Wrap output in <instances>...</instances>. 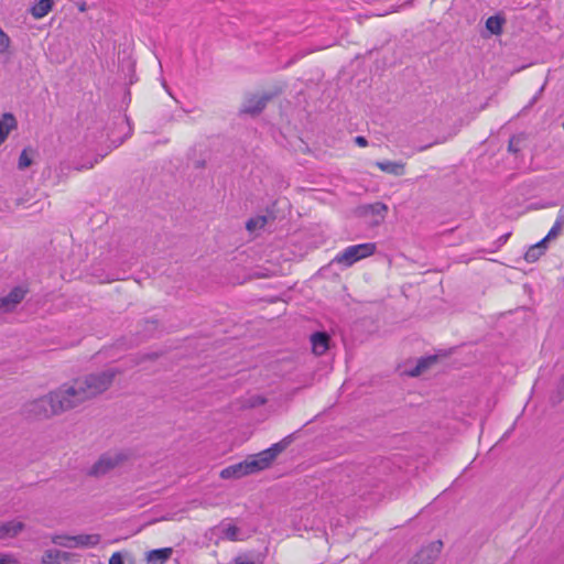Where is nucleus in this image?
Returning <instances> with one entry per match:
<instances>
[{"instance_id": "f257e3e1", "label": "nucleus", "mask_w": 564, "mask_h": 564, "mask_svg": "<svg viewBox=\"0 0 564 564\" xmlns=\"http://www.w3.org/2000/svg\"><path fill=\"white\" fill-rule=\"evenodd\" d=\"M117 375H119V370L108 368L89 373L83 379H76L70 386L66 384V393L74 402V408L108 390Z\"/></svg>"}, {"instance_id": "f03ea898", "label": "nucleus", "mask_w": 564, "mask_h": 564, "mask_svg": "<svg viewBox=\"0 0 564 564\" xmlns=\"http://www.w3.org/2000/svg\"><path fill=\"white\" fill-rule=\"evenodd\" d=\"M73 408L74 402L66 393V384H63L48 394L28 403L25 411L36 419H47Z\"/></svg>"}, {"instance_id": "7ed1b4c3", "label": "nucleus", "mask_w": 564, "mask_h": 564, "mask_svg": "<svg viewBox=\"0 0 564 564\" xmlns=\"http://www.w3.org/2000/svg\"><path fill=\"white\" fill-rule=\"evenodd\" d=\"M291 442L292 436L289 435L282 441L273 444L271 447L261 451L256 455L249 456L248 459L253 474L270 467L274 459L288 448Z\"/></svg>"}, {"instance_id": "20e7f679", "label": "nucleus", "mask_w": 564, "mask_h": 564, "mask_svg": "<svg viewBox=\"0 0 564 564\" xmlns=\"http://www.w3.org/2000/svg\"><path fill=\"white\" fill-rule=\"evenodd\" d=\"M376 249L377 247L373 242L348 246L336 254L333 262L345 268H349L359 260L372 256L376 252Z\"/></svg>"}, {"instance_id": "39448f33", "label": "nucleus", "mask_w": 564, "mask_h": 564, "mask_svg": "<svg viewBox=\"0 0 564 564\" xmlns=\"http://www.w3.org/2000/svg\"><path fill=\"white\" fill-rule=\"evenodd\" d=\"M123 459L124 456L120 453H105L91 466L88 474L90 476L101 477L116 468Z\"/></svg>"}, {"instance_id": "423d86ee", "label": "nucleus", "mask_w": 564, "mask_h": 564, "mask_svg": "<svg viewBox=\"0 0 564 564\" xmlns=\"http://www.w3.org/2000/svg\"><path fill=\"white\" fill-rule=\"evenodd\" d=\"M26 294V290L22 286L13 288L9 294L0 297V312L9 313L14 311L18 304L22 302Z\"/></svg>"}, {"instance_id": "0eeeda50", "label": "nucleus", "mask_w": 564, "mask_h": 564, "mask_svg": "<svg viewBox=\"0 0 564 564\" xmlns=\"http://www.w3.org/2000/svg\"><path fill=\"white\" fill-rule=\"evenodd\" d=\"M253 474L249 459H245L240 463L230 465L220 471L223 479H238L247 475Z\"/></svg>"}, {"instance_id": "6e6552de", "label": "nucleus", "mask_w": 564, "mask_h": 564, "mask_svg": "<svg viewBox=\"0 0 564 564\" xmlns=\"http://www.w3.org/2000/svg\"><path fill=\"white\" fill-rule=\"evenodd\" d=\"M269 100V95L252 96L245 101L242 111L250 115H258L264 109Z\"/></svg>"}, {"instance_id": "1a4fd4ad", "label": "nucleus", "mask_w": 564, "mask_h": 564, "mask_svg": "<svg viewBox=\"0 0 564 564\" xmlns=\"http://www.w3.org/2000/svg\"><path fill=\"white\" fill-rule=\"evenodd\" d=\"M330 337L325 332H316L311 336L312 350L315 355L322 356L329 348Z\"/></svg>"}, {"instance_id": "9d476101", "label": "nucleus", "mask_w": 564, "mask_h": 564, "mask_svg": "<svg viewBox=\"0 0 564 564\" xmlns=\"http://www.w3.org/2000/svg\"><path fill=\"white\" fill-rule=\"evenodd\" d=\"M72 554L56 549L46 550L42 556L44 564H65L70 561Z\"/></svg>"}, {"instance_id": "9b49d317", "label": "nucleus", "mask_w": 564, "mask_h": 564, "mask_svg": "<svg viewBox=\"0 0 564 564\" xmlns=\"http://www.w3.org/2000/svg\"><path fill=\"white\" fill-rule=\"evenodd\" d=\"M24 529V523L18 520H11L0 523V540L17 536Z\"/></svg>"}, {"instance_id": "f8f14e48", "label": "nucleus", "mask_w": 564, "mask_h": 564, "mask_svg": "<svg viewBox=\"0 0 564 564\" xmlns=\"http://www.w3.org/2000/svg\"><path fill=\"white\" fill-rule=\"evenodd\" d=\"M361 210H362V214L366 216L367 215L375 216L376 219L373 220V224H379L384 219L386 214L388 212V207L383 203L376 202L373 204L362 206Z\"/></svg>"}, {"instance_id": "ddd939ff", "label": "nucleus", "mask_w": 564, "mask_h": 564, "mask_svg": "<svg viewBox=\"0 0 564 564\" xmlns=\"http://www.w3.org/2000/svg\"><path fill=\"white\" fill-rule=\"evenodd\" d=\"M375 164L382 172L394 176H401L405 173V164L400 161H378Z\"/></svg>"}, {"instance_id": "4468645a", "label": "nucleus", "mask_w": 564, "mask_h": 564, "mask_svg": "<svg viewBox=\"0 0 564 564\" xmlns=\"http://www.w3.org/2000/svg\"><path fill=\"white\" fill-rule=\"evenodd\" d=\"M100 542L99 534H78L73 535L70 547H94Z\"/></svg>"}, {"instance_id": "2eb2a0df", "label": "nucleus", "mask_w": 564, "mask_h": 564, "mask_svg": "<svg viewBox=\"0 0 564 564\" xmlns=\"http://www.w3.org/2000/svg\"><path fill=\"white\" fill-rule=\"evenodd\" d=\"M17 127V120L12 113H3L0 119V145L6 141L9 132Z\"/></svg>"}, {"instance_id": "dca6fc26", "label": "nucleus", "mask_w": 564, "mask_h": 564, "mask_svg": "<svg viewBox=\"0 0 564 564\" xmlns=\"http://www.w3.org/2000/svg\"><path fill=\"white\" fill-rule=\"evenodd\" d=\"M505 22L506 19L500 14L489 17L486 21V29L489 31L490 34L499 35L502 33V26Z\"/></svg>"}, {"instance_id": "f3484780", "label": "nucleus", "mask_w": 564, "mask_h": 564, "mask_svg": "<svg viewBox=\"0 0 564 564\" xmlns=\"http://www.w3.org/2000/svg\"><path fill=\"white\" fill-rule=\"evenodd\" d=\"M528 145V138L525 133H520L517 135H513L509 140L508 150L511 153H519L521 150L525 149Z\"/></svg>"}, {"instance_id": "a211bd4d", "label": "nucleus", "mask_w": 564, "mask_h": 564, "mask_svg": "<svg viewBox=\"0 0 564 564\" xmlns=\"http://www.w3.org/2000/svg\"><path fill=\"white\" fill-rule=\"evenodd\" d=\"M172 552L173 550L171 547L152 550L149 552L148 561L163 564L171 557Z\"/></svg>"}, {"instance_id": "6ab92c4d", "label": "nucleus", "mask_w": 564, "mask_h": 564, "mask_svg": "<svg viewBox=\"0 0 564 564\" xmlns=\"http://www.w3.org/2000/svg\"><path fill=\"white\" fill-rule=\"evenodd\" d=\"M53 7V0H40L33 8L32 14L34 18H43L45 17Z\"/></svg>"}, {"instance_id": "aec40b11", "label": "nucleus", "mask_w": 564, "mask_h": 564, "mask_svg": "<svg viewBox=\"0 0 564 564\" xmlns=\"http://www.w3.org/2000/svg\"><path fill=\"white\" fill-rule=\"evenodd\" d=\"M436 356H430L420 359L416 367L410 372L411 376H420L425 369H427L431 365L436 362Z\"/></svg>"}, {"instance_id": "412c9836", "label": "nucleus", "mask_w": 564, "mask_h": 564, "mask_svg": "<svg viewBox=\"0 0 564 564\" xmlns=\"http://www.w3.org/2000/svg\"><path fill=\"white\" fill-rule=\"evenodd\" d=\"M551 239H546V236L534 245H531V258L536 260L547 249V242Z\"/></svg>"}, {"instance_id": "4be33fe9", "label": "nucleus", "mask_w": 564, "mask_h": 564, "mask_svg": "<svg viewBox=\"0 0 564 564\" xmlns=\"http://www.w3.org/2000/svg\"><path fill=\"white\" fill-rule=\"evenodd\" d=\"M265 224H267L265 216H257V217L250 218L246 223V228L248 231H254L257 229L263 228L265 226Z\"/></svg>"}, {"instance_id": "5701e85b", "label": "nucleus", "mask_w": 564, "mask_h": 564, "mask_svg": "<svg viewBox=\"0 0 564 564\" xmlns=\"http://www.w3.org/2000/svg\"><path fill=\"white\" fill-rule=\"evenodd\" d=\"M52 542L63 547H70L73 535H55L52 538Z\"/></svg>"}, {"instance_id": "b1692460", "label": "nucleus", "mask_w": 564, "mask_h": 564, "mask_svg": "<svg viewBox=\"0 0 564 564\" xmlns=\"http://www.w3.org/2000/svg\"><path fill=\"white\" fill-rule=\"evenodd\" d=\"M238 532L239 529L234 524H228L226 528H224L226 538L231 541H236L238 539Z\"/></svg>"}, {"instance_id": "393cba45", "label": "nucleus", "mask_w": 564, "mask_h": 564, "mask_svg": "<svg viewBox=\"0 0 564 564\" xmlns=\"http://www.w3.org/2000/svg\"><path fill=\"white\" fill-rule=\"evenodd\" d=\"M32 163V160L31 158L29 156L26 150H23L20 154V158H19V169L20 170H24L26 167H29Z\"/></svg>"}, {"instance_id": "a878e982", "label": "nucleus", "mask_w": 564, "mask_h": 564, "mask_svg": "<svg viewBox=\"0 0 564 564\" xmlns=\"http://www.w3.org/2000/svg\"><path fill=\"white\" fill-rule=\"evenodd\" d=\"M0 564H20V562L10 554L0 553Z\"/></svg>"}, {"instance_id": "bb28decb", "label": "nucleus", "mask_w": 564, "mask_h": 564, "mask_svg": "<svg viewBox=\"0 0 564 564\" xmlns=\"http://www.w3.org/2000/svg\"><path fill=\"white\" fill-rule=\"evenodd\" d=\"M562 227H560L558 225H553V227L550 229L549 234L546 235V239H556L558 237V235L561 234L562 231Z\"/></svg>"}, {"instance_id": "cd10ccee", "label": "nucleus", "mask_w": 564, "mask_h": 564, "mask_svg": "<svg viewBox=\"0 0 564 564\" xmlns=\"http://www.w3.org/2000/svg\"><path fill=\"white\" fill-rule=\"evenodd\" d=\"M109 564H124L122 555L119 552L113 553L109 560Z\"/></svg>"}, {"instance_id": "c85d7f7f", "label": "nucleus", "mask_w": 564, "mask_h": 564, "mask_svg": "<svg viewBox=\"0 0 564 564\" xmlns=\"http://www.w3.org/2000/svg\"><path fill=\"white\" fill-rule=\"evenodd\" d=\"M424 551H422L420 554H417L416 558L413 561L412 564H431L430 561H424L423 560V556H424Z\"/></svg>"}, {"instance_id": "c756f323", "label": "nucleus", "mask_w": 564, "mask_h": 564, "mask_svg": "<svg viewBox=\"0 0 564 564\" xmlns=\"http://www.w3.org/2000/svg\"><path fill=\"white\" fill-rule=\"evenodd\" d=\"M355 142L356 144H358L359 147H366L368 144V141L365 137H361V135H358L355 138Z\"/></svg>"}, {"instance_id": "7c9ffc66", "label": "nucleus", "mask_w": 564, "mask_h": 564, "mask_svg": "<svg viewBox=\"0 0 564 564\" xmlns=\"http://www.w3.org/2000/svg\"><path fill=\"white\" fill-rule=\"evenodd\" d=\"M75 6L77 7V9L80 11V12H85L88 10V4L87 2L85 1H79V2H76Z\"/></svg>"}, {"instance_id": "2f4dec72", "label": "nucleus", "mask_w": 564, "mask_h": 564, "mask_svg": "<svg viewBox=\"0 0 564 564\" xmlns=\"http://www.w3.org/2000/svg\"><path fill=\"white\" fill-rule=\"evenodd\" d=\"M510 234H506V235H502L501 237H499V239L497 240V249L500 248L503 243H506V241L508 240Z\"/></svg>"}, {"instance_id": "473e14b6", "label": "nucleus", "mask_w": 564, "mask_h": 564, "mask_svg": "<svg viewBox=\"0 0 564 564\" xmlns=\"http://www.w3.org/2000/svg\"><path fill=\"white\" fill-rule=\"evenodd\" d=\"M235 564H254V562L251 561V560H246V558H242V557H237L235 560Z\"/></svg>"}, {"instance_id": "72a5a7b5", "label": "nucleus", "mask_w": 564, "mask_h": 564, "mask_svg": "<svg viewBox=\"0 0 564 564\" xmlns=\"http://www.w3.org/2000/svg\"><path fill=\"white\" fill-rule=\"evenodd\" d=\"M554 225H558L562 228L564 227V214L563 213H560Z\"/></svg>"}, {"instance_id": "f704fd0d", "label": "nucleus", "mask_w": 564, "mask_h": 564, "mask_svg": "<svg viewBox=\"0 0 564 564\" xmlns=\"http://www.w3.org/2000/svg\"><path fill=\"white\" fill-rule=\"evenodd\" d=\"M558 391L562 395H564V376L561 379Z\"/></svg>"}, {"instance_id": "c9c22d12", "label": "nucleus", "mask_w": 564, "mask_h": 564, "mask_svg": "<svg viewBox=\"0 0 564 564\" xmlns=\"http://www.w3.org/2000/svg\"><path fill=\"white\" fill-rule=\"evenodd\" d=\"M98 162H99V160H98V159H96V160H95V162H90V163H89L88 165H86L85 167H86V169H93V167H94V165H95L96 163H98Z\"/></svg>"}, {"instance_id": "e433bc0d", "label": "nucleus", "mask_w": 564, "mask_h": 564, "mask_svg": "<svg viewBox=\"0 0 564 564\" xmlns=\"http://www.w3.org/2000/svg\"><path fill=\"white\" fill-rule=\"evenodd\" d=\"M431 145H432V144L423 145V147H421L419 150H420V151H424V150L429 149Z\"/></svg>"}, {"instance_id": "4c0bfd02", "label": "nucleus", "mask_w": 564, "mask_h": 564, "mask_svg": "<svg viewBox=\"0 0 564 564\" xmlns=\"http://www.w3.org/2000/svg\"><path fill=\"white\" fill-rule=\"evenodd\" d=\"M202 166H204V162L197 161L196 162V167H202Z\"/></svg>"}, {"instance_id": "58836bf2", "label": "nucleus", "mask_w": 564, "mask_h": 564, "mask_svg": "<svg viewBox=\"0 0 564 564\" xmlns=\"http://www.w3.org/2000/svg\"><path fill=\"white\" fill-rule=\"evenodd\" d=\"M523 257H524V259H525V260H528V258H529V250H527V251L523 253Z\"/></svg>"}, {"instance_id": "ea45409f", "label": "nucleus", "mask_w": 564, "mask_h": 564, "mask_svg": "<svg viewBox=\"0 0 564 564\" xmlns=\"http://www.w3.org/2000/svg\"><path fill=\"white\" fill-rule=\"evenodd\" d=\"M507 434H508V432H506V433L502 435L501 440L506 438V437H507Z\"/></svg>"}, {"instance_id": "a19ab883", "label": "nucleus", "mask_w": 564, "mask_h": 564, "mask_svg": "<svg viewBox=\"0 0 564 564\" xmlns=\"http://www.w3.org/2000/svg\"><path fill=\"white\" fill-rule=\"evenodd\" d=\"M535 101V98L530 101V105L532 106Z\"/></svg>"}]
</instances>
